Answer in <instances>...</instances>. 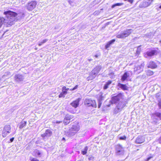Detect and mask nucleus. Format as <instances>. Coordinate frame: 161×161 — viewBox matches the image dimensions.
Instances as JSON below:
<instances>
[{
	"instance_id": "nucleus-1",
	"label": "nucleus",
	"mask_w": 161,
	"mask_h": 161,
	"mask_svg": "<svg viewBox=\"0 0 161 161\" xmlns=\"http://www.w3.org/2000/svg\"><path fill=\"white\" fill-rule=\"evenodd\" d=\"M4 14L5 15L6 18L4 19L3 17H0V28L4 23H6L8 27L11 26L14 24L15 21H17V19L16 18V16H18L17 18L18 17V19H19L23 17L24 15L23 14H18L10 10L4 12Z\"/></svg>"
},
{
	"instance_id": "nucleus-2",
	"label": "nucleus",
	"mask_w": 161,
	"mask_h": 161,
	"mask_svg": "<svg viewBox=\"0 0 161 161\" xmlns=\"http://www.w3.org/2000/svg\"><path fill=\"white\" fill-rule=\"evenodd\" d=\"M126 104L127 102L123 100L120 101L114 108L113 111L114 114H117L120 112L126 106Z\"/></svg>"
},
{
	"instance_id": "nucleus-3",
	"label": "nucleus",
	"mask_w": 161,
	"mask_h": 161,
	"mask_svg": "<svg viewBox=\"0 0 161 161\" xmlns=\"http://www.w3.org/2000/svg\"><path fill=\"white\" fill-rule=\"evenodd\" d=\"M101 67L100 66H97L90 73L89 76L87 78V80H92L94 79L99 73Z\"/></svg>"
},
{
	"instance_id": "nucleus-4",
	"label": "nucleus",
	"mask_w": 161,
	"mask_h": 161,
	"mask_svg": "<svg viewBox=\"0 0 161 161\" xmlns=\"http://www.w3.org/2000/svg\"><path fill=\"white\" fill-rule=\"evenodd\" d=\"M115 154L117 156L124 155L125 153L124 148L122 145L117 144L115 146Z\"/></svg>"
},
{
	"instance_id": "nucleus-5",
	"label": "nucleus",
	"mask_w": 161,
	"mask_h": 161,
	"mask_svg": "<svg viewBox=\"0 0 161 161\" xmlns=\"http://www.w3.org/2000/svg\"><path fill=\"white\" fill-rule=\"evenodd\" d=\"M133 31V30L132 29H128L126 31H125L120 34H119L117 35V37L119 38H124L130 35Z\"/></svg>"
},
{
	"instance_id": "nucleus-6",
	"label": "nucleus",
	"mask_w": 161,
	"mask_h": 161,
	"mask_svg": "<svg viewBox=\"0 0 161 161\" xmlns=\"http://www.w3.org/2000/svg\"><path fill=\"white\" fill-rule=\"evenodd\" d=\"M11 127L9 125H6L4 126L2 132L3 137H5L11 132Z\"/></svg>"
},
{
	"instance_id": "nucleus-7",
	"label": "nucleus",
	"mask_w": 161,
	"mask_h": 161,
	"mask_svg": "<svg viewBox=\"0 0 161 161\" xmlns=\"http://www.w3.org/2000/svg\"><path fill=\"white\" fill-rule=\"evenodd\" d=\"M36 1H31L26 5V9L28 11H32L36 8Z\"/></svg>"
},
{
	"instance_id": "nucleus-8",
	"label": "nucleus",
	"mask_w": 161,
	"mask_h": 161,
	"mask_svg": "<svg viewBox=\"0 0 161 161\" xmlns=\"http://www.w3.org/2000/svg\"><path fill=\"white\" fill-rule=\"evenodd\" d=\"M85 105L87 106H92L94 108H96L97 105L95 100H92L90 99H86L84 101Z\"/></svg>"
},
{
	"instance_id": "nucleus-9",
	"label": "nucleus",
	"mask_w": 161,
	"mask_h": 161,
	"mask_svg": "<svg viewBox=\"0 0 161 161\" xmlns=\"http://www.w3.org/2000/svg\"><path fill=\"white\" fill-rule=\"evenodd\" d=\"M79 130V126L77 124L72 125L71 128L69 130V133L71 135H73Z\"/></svg>"
},
{
	"instance_id": "nucleus-10",
	"label": "nucleus",
	"mask_w": 161,
	"mask_h": 161,
	"mask_svg": "<svg viewBox=\"0 0 161 161\" xmlns=\"http://www.w3.org/2000/svg\"><path fill=\"white\" fill-rule=\"evenodd\" d=\"M122 94L121 93H119L117 95L113 97L112 98V102L113 103H115L119 102L120 101L123 100Z\"/></svg>"
},
{
	"instance_id": "nucleus-11",
	"label": "nucleus",
	"mask_w": 161,
	"mask_h": 161,
	"mask_svg": "<svg viewBox=\"0 0 161 161\" xmlns=\"http://www.w3.org/2000/svg\"><path fill=\"white\" fill-rule=\"evenodd\" d=\"M157 50L155 49H152L147 51L145 54V56L146 57H152L156 55L158 53Z\"/></svg>"
},
{
	"instance_id": "nucleus-12",
	"label": "nucleus",
	"mask_w": 161,
	"mask_h": 161,
	"mask_svg": "<svg viewBox=\"0 0 161 161\" xmlns=\"http://www.w3.org/2000/svg\"><path fill=\"white\" fill-rule=\"evenodd\" d=\"M147 67L148 68L154 69L157 68V65L154 61H151L147 63Z\"/></svg>"
},
{
	"instance_id": "nucleus-13",
	"label": "nucleus",
	"mask_w": 161,
	"mask_h": 161,
	"mask_svg": "<svg viewBox=\"0 0 161 161\" xmlns=\"http://www.w3.org/2000/svg\"><path fill=\"white\" fill-rule=\"evenodd\" d=\"M72 116L69 114H67L65 116L64 120V123L65 125H67L70 122V119H72Z\"/></svg>"
},
{
	"instance_id": "nucleus-14",
	"label": "nucleus",
	"mask_w": 161,
	"mask_h": 161,
	"mask_svg": "<svg viewBox=\"0 0 161 161\" xmlns=\"http://www.w3.org/2000/svg\"><path fill=\"white\" fill-rule=\"evenodd\" d=\"M24 79L23 76L22 75L19 74L15 75L14 77L15 81L18 82L23 81Z\"/></svg>"
},
{
	"instance_id": "nucleus-15",
	"label": "nucleus",
	"mask_w": 161,
	"mask_h": 161,
	"mask_svg": "<svg viewBox=\"0 0 161 161\" xmlns=\"http://www.w3.org/2000/svg\"><path fill=\"white\" fill-rule=\"evenodd\" d=\"M52 134V131L50 130H46L45 133L41 135V136L43 138L45 137H49L51 136Z\"/></svg>"
},
{
	"instance_id": "nucleus-16",
	"label": "nucleus",
	"mask_w": 161,
	"mask_h": 161,
	"mask_svg": "<svg viewBox=\"0 0 161 161\" xmlns=\"http://www.w3.org/2000/svg\"><path fill=\"white\" fill-rule=\"evenodd\" d=\"M130 71L125 72L121 78V80L122 81H125L127 80L128 78L130 77Z\"/></svg>"
},
{
	"instance_id": "nucleus-17",
	"label": "nucleus",
	"mask_w": 161,
	"mask_h": 161,
	"mask_svg": "<svg viewBox=\"0 0 161 161\" xmlns=\"http://www.w3.org/2000/svg\"><path fill=\"white\" fill-rule=\"evenodd\" d=\"M80 99L79 98L73 101L70 103V105L73 107L76 108L79 105V102L80 101Z\"/></svg>"
},
{
	"instance_id": "nucleus-18",
	"label": "nucleus",
	"mask_w": 161,
	"mask_h": 161,
	"mask_svg": "<svg viewBox=\"0 0 161 161\" xmlns=\"http://www.w3.org/2000/svg\"><path fill=\"white\" fill-rule=\"evenodd\" d=\"M153 0H144L143 3L144 7H147L149 6L153 2Z\"/></svg>"
},
{
	"instance_id": "nucleus-19",
	"label": "nucleus",
	"mask_w": 161,
	"mask_h": 161,
	"mask_svg": "<svg viewBox=\"0 0 161 161\" xmlns=\"http://www.w3.org/2000/svg\"><path fill=\"white\" fill-rule=\"evenodd\" d=\"M33 154L37 157H40L41 153L39 150L36 149L33 152Z\"/></svg>"
},
{
	"instance_id": "nucleus-20",
	"label": "nucleus",
	"mask_w": 161,
	"mask_h": 161,
	"mask_svg": "<svg viewBox=\"0 0 161 161\" xmlns=\"http://www.w3.org/2000/svg\"><path fill=\"white\" fill-rule=\"evenodd\" d=\"M115 41V39H114L108 42L105 45V48L107 49L109 47L110 45L113 44Z\"/></svg>"
},
{
	"instance_id": "nucleus-21",
	"label": "nucleus",
	"mask_w": 161,
	"mask_h": 161,
	"mask_svg": "<svg viewBox=\"0 0 161 161\" xmlns=\"http://www.w3.org/2000/svg\"><path fill=\"white\" fill-rule=\"evenodd\" d=\"M118 86L124 90H127L128 88L125 85L123 84L120 83H118Z\"/></svg>"
},
{
	"instance_id": "nucleus-22",
	"label": "nucleus",
	"mask_w": 161,
	"mask_h": 161,
	"mask_svg": "<svg viewBox=\"0 0 161 161\" xmlns=\"http://www.w3.org/2000/svg\"><path fill=\"white\" fill-rule=\"evenodd\" d=\"M112 83V81L111 80H108L104 85L103 88L104 89H106L108 88V86Z\"/></svg>"
},
{
	"instance_id": "nucleus-23",
	"label": "nucleus",
	"mask_w": 161,
	"mask_h": 161,
	"mask_svg": "<svg viewBox=\"0 0 161 161\" xmlns=\"http://www.w3.org/2000/svg\"><path fill=\"white\" fill-rule=\"evenodd\" d=\"M154 73V72L151 70H148L146 72L147 75L148 76L152 75Z\"/></svg>"
},
{
	"instance_id": "nucleus-24",
	"label": "nucleus",
	"mask_w": 161,
	"mask_h": 161,
	"mask_svg": "<svg viewBox=\"0 0 161 161\" xmlns=\"http://www.w3.org/2000/svg\"><path fill=\"white\" fill-rule=\"evenodd\" d=\"M88 149V147L87 146L85 147V148L81 151V153L83 155H85L87 153V151Z\"/></svg>"
},
{
	"instance_id": "nucleus-25",
	"label": "nucleus",
	"mask_w": 161,
	"mask_h": 161,
	"mask_svg": "<svg viewBox=\"0 0 161 161\" xmlns=\"http://www.w3.org/2000/svg\"><path fill=\"white\" fill-rule=\"evenodd\" d=\"M26 124V121H22L20 123V124L19 126V128L20 129L24 127L25 126Z\"/></svg>"
},
{
	"instance_id": "nucleus-26",
	"label": "nucleus",
	"mask_w": 161,
	"mask_h": 161,
	"mask_svg": "<svg viewBox=\"0 0 161 161\" xmlns=\"http://www.w3.org/2000/svg\"><path fill=\"white\" fill-rule=\"evenodd\" d=\"M135 142L138 144L141 143V136H138L135 141Z\"/></svg>"
},
{
	"instance_id": "nucleus-27",
	"label": "nucleus",
	"mask_w": 161,
	"mask_h": 161,
	"mask_svg": "<svg viewBox=\"0 0 161 161\" xmlns=\"http://www.w3.org/2000/svg\"><path fill=\"white\" fill-rule=\"evenodd\" d=\"M102 99L101 98H99L98 99V108H99L101 107V105L102 103Z\"/></svg>"
},
{
	"instance_id": "nucleus-28",
	"label": "nucleus",
	"mask_w": 161,
	"mask_h": 161,
	"mask_svg": "<svg viewBox=\"0 0 161 161\" xmlns=\"http://www.w3.org/2000/svg\"><path fill=\"white\" fill-rule=\"evenodd\" d=\"M134 71L135 72H137V73H139L141 72L140 67H136L134 68Z\"/></svg>"
},
{
	"instance_id": "nucleus-29",
	"label": "nucleus",
	"mask_w": 161,
	"mask_h": 161,
	"mask_svg": "<svg viewBox=\"0 0 161 161\" xmlns=\"http://www.w3.org/2000/svg\"><path fill=\"white\" fill-rule=\"evenodd\" d=\"M122 5H123V3H116L115 4L113 5L112 6V8H114V7H115V6H121Z\"/></svg>"
},
{
	"instance_id": "nucleus-30",
	"label": "nucleus",
	"mask_w": 161,
	"mask_h": 161,
	"mask_svg": "<svg viewBox=\"0 0 161 161\" xmlns=\"http://www.w3.org/2000/svg\"><path fill=\"white\" fill-rule=\"evenodd\" d=\"M47 41H48V40L47 39H45L44 40L41 42H39V43L38 44V45L39 46H41L42 44L46 42Z\"/></svg>"
},
{
	"instance_id": "nucleus-31",
	"label": "nucleus",
	"mask_w": 161,
	"mask_h": 161,
	"mask_svg": "<svg viewBox=\"0 0 161 161\" xmlns=\"http://www.w3.org/2000/svg\"><path fill=\"white\" fill-rule=\"evenodd\" d=\"M154 114L157 117L159 118L160 120H161V113H156Z\"/></svg>"
},
{
	"instance_id": "nucleus-32",
	"label": "nucleus",
	"mask_w": 161,
	"mask_h": 161,
	"mask_svg": "<svg viewBox=\"0 0 161 161\" xmlns=\"http://www.w3.org/2000/svg\"><path fill=\"white\" fill-rule=\"evenodd\" d=\"M158 105L159 108H161V99L158 101Z\"/></svg>"
},
{
	"instance_id": "nucleus-33",
	"label": "nucleus",
	"mask_w": 161,
	"mask_h": 161,
	"mask_svg": "<svg viewBox=\"0 0 161 161\" xmlns=\"http://www.w3.org/2000/svg\"><path fill=\"white\" fill-rule=\"evenodd\" d=\"M65 97V95L64 94V93L62 92H61L60 94L59 95V97L60 98L62 97Z\"/></svg>"
},
{
	"instance_id": "nucleus-34",
	"label": "nucleus",
	"mask_w": 161,
	"mask_h": 161,
	"mask_svg": "<svg viewBox=\"0 0 161 161\" xmlns=\"http://www.w3.org/2000/svg\"><path fill=\"white\" fill-rule=\"evenodd\" d=\"M119 139L121 140H125L126 139V137L125 136L120 137Z\"/></svg>"
},
{
	"instance_id": "nucleus-35",
	"label": "nucleus",
	"mask_w": 161,
	"mask_h": 161,
	"mask_svg": "<svg viewBox=\"0 0 161 161\" xmlns=\"http://www.w3.org/2000/svg\"><path fill=\"white\" fill-rule=\"evenodd\" d=\"M63 122L62 121H58V120H56L54 121V123L55 124H60L62 123Z\"/></svg>"
},
{
	"instance_id": "nucleus-36",
	"label": "nucleus",
	"mask_w": 161,
	"mask_h": 161,
	"mask_svg": "<svg viewBox=\"0 0 161 161\" xmlns=\"http://www.w3.org/2000/svg\"><path fill=\"white\" fill-rule=\"evenodd\" d=\"M153 156L149 157H148L146 159H145L144 161H148L150 159L153 158Z\"/></svg>"
},
{
	"instance_id": "nucleus-37",
	"label": "nucleus",
	"mask_w": 161,
	"mask_h": 161,
	"mask_svg": "<svg viewBox=\"0 0 161 161\" xmlns=\"http://www.w3.org/2000/svg\"><path fill=\"white\" fill-rule=\"evenodd\" d=\"M78 87V86L76 85L72 89H70V90H71V91L74 90H75Z\"/></svg>"
},
{
	"instance_id": "nucleus-38",
	"label": "nucleus",
	"mask_w": 161,
	"mask_h": 161,
	"mask_svg": "<svg viewBox=\"0 0 161 161\" xmlns=\"http://www.w3.org/2000/svg\"><path fill=\"white\" fill-rule=\"evenodd\" d=\"M94 157L92 156H90L88 158V159L89 160H92L93 159Z\"/></svg>"
},
{
	"instance_id": "nucleus-39",
	"label": "nucleus",
	"mask_w": 161,
	"mask_h": 161,
	"mask_svg": "<svg viewBox=\"0 0 161 161\" xmlns=\"http://www.w3.org/2000/svg\"><path fill=\"white\" fill-rule=\"evenodd\" d=\"M31 161H39L37 159V158H32L31 160Z\"/></svg>"
},
{
	"instance_id": "nucleus-40",
	"label": "nucleus",
	"mask_w": 161,
	"mask_h": 161,
	"mask_svg": "<svg viewBox=\"0 0 161 161\" xmlns=\"http://www.w3.org/2000/svg\"><path fill=\"white\" fill-rule=\"evenodd\" d=\"M62 92L64 93V94L65 95L67 94V91L66 90L62 91Z\"/></svg>"
},
{
	"instance_id": "nucleus-41",
	"label": "nucleus",
	"mask_w": 161,
	"mask_h": 161,
	"mask_svg": "<svg viewBox=\"0 0 161 161\" xmlns=\"http://www.w3.org/2000/svg\"><path fill=\"white\" fill-rule=\"evenodd\" d=\"M140 46H139L137 48V53H138L139 54L140 53V52L139 51V49L140 48Z\"/></svg>"
},
{
	"instance_id": "nucleus-42",
	"label": "nucleus",
	"mask_w": 161,
	"mask_h": 161,
	"mask_svg": "<svg viewBox=\"0 0 161 161\" xmlns=\"http://www.w3.org/2000/svg\"><path fill=\"white\" fill-rule=\"evenodd\" d=\"M124 1H127L130 3H132L133 1V0H124Z\"/></svg>"
},
{
	"instance_id": "nucleus-43",
	"label": "nucleus",
	"mask_w": 161,
	"mask_h": 161,
	"mask_svg": "<svg viewBox=\"0 0 161 161\" xmlns=\"http://www.w3.org/2000/svg\"><path fill=\"white\" fill-rule=\"evenodd\" d=\"M14 137H12L10 139V142H12L14 140Z\"/></svg>"
},
{
	"instance_id": "nucleus-44",
	"label": "nucleus",
	"mask_w": 161,
	"mask_h": 161,
	"mask_svg": "<svg viewBox=\"0 0 161 161\" xmlns=\"http://www.w3.org/2000/svg\"><path fill=\"white\" fill-rule=\"evenodd\" d=\"M66 87L65 86H63L62 88V91L66 90Z\"/></svg>"
},
{
	"instance_id": "nucleus-45",
	"label": "nucleus",
	"mask_w": 161,
	"mask_h": 161,
	"mask_svg": "<svg viewBox=\"0 0 161 161\" xmlns=\"http://www.w3.org/2000/svg\"><path fill=\"white\" fill-rule=\"evenodd\" d=\"M71 113L73 114H74L75 113V111H69Z\"/></svg>"
},
{
	"instance_id": "nucleus-46",
	"label": "nucleus",
	"mask_w": 161,
	"mask_h": 161,
	"mask_svg": "<svg viewBox=\"0 0 161 161\" xmlns=\"http://www.w3.org/2000/svg\"><path fill=\"white\" fill-rule=\"evenodd\" d=\"M69 90V88H66V91L67 92V91Z\"/></svg>"
},
{
	"instance_id": "nucleus-47",
	"label": "nucleus",
	"mask_w": 161,
	"mask_h": 161,
	"mask_svg": "<svg viewBox=\"0 0 161 161\" xmlns=\"http://www.w3.org/2000/svg\"><path fill=\"white\" fill-rule=\"evenodd\" d=\"M159 42L161 45V40L159 41Z\"/></svg>"
},
{
	"instance_id": "nucleus-48",
	"label": "nucleus",
	"mask_w": 161,
	"mask_h": 161,
	"mask_svg": "<svg viewBox=\"0 0 161 161\" xmlns=\"http://www.w3.org/2000/svg\"><path fill=\"white\" fill-rule=\"evenodd\" d=\"M159 8L161 9V5L159 6Z\"/></svg>"
},
{
	"instance_id": "nucleus-49",
	"label": "nucleus",
	"mask_w": 161,
	"mask_h": 161,
	"mask_svg": "<svg viewBox=\"0 0 161 161\" xmlns=\"http://www.w3.org/2000/svg\"><path fill=\"white\" fill-rule=\"evenodd\" d=\"M64 139H65L64 138V137H63V140H64Z\"/></svg>"
},
{
	"instance_id": "nucleus-50",
	"label": "nucleus",
	"mask_w": 161,
	"mask_h": 161,
	"mask_svg": "<svg viewBox=\"0 0 161 161\" xmlns=\"http://www.w3.org/2000/svg\"><path fill=\"white\" fill-rule=\"evenodd\" d=\"M80 161L79 160H78V161Z\"/></svg>"
}]
</instances>
